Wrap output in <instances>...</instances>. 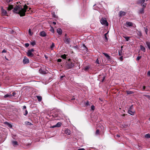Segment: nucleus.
Masks as SVG:
<instances>
[{"label":"nucleus","instance_id":"1","mask_svg":"<svg viewBox=\"0 0 150 150\" xmlns=\"http://www.w3.org/2000/svg\"><path fill=\"white\" fill-rule=\"evenodd\" d=\"M28 8V6L25 5L22 8L21 5L16 6L13 8V12L20 15L21 16H25V12Z\"/></svg>","mask_w":150,"mask_h":150},{"label":"nucleus","instance_id":"2","mask_svg":"<svg viewBox=\"0 0 150 150\" xmlns=\"http://www.w3.org/2000/svg\"><path fill=\"white\" fill-rule=\"evenodd\" d=\"M75 66L74 64L71 62L67 63L66 64V68L67 69H69Z\"/></svg>","mask_w":150,"mask_h":150},{"label":"nucleus","instance_id":"3","mask_svg":"<svg viewBox=\"0 0 150 150\" xmlns=\"http://www.w3.org/2000/svg\"><path fill=\"white\" fill-rule=\"evenodd\" d=\"M100 23L102 25H105L107 26L108 25V23L105 18H102L100 20Z\"/></svg>","mask_w":150,"mask_h":150},{"label":"nucleus","instance_id":"4","mask_svg":"<svg viewBox=\"0 0 150 150\" xmlns=\"http://www.w3.org/2000/svg\"><path fill=\"white\" fill-rule=\"evenodd\" d=\"M26 107L25 105H24L23 109V114L25 116H26L28 114V112L27 110L26 109Z\"/></svg>","mask_w":150,"mask_h":150},{"label":"nucleus","instance_id":"5","mask_svg":"<svg viewBox=\"0 0 150 150\" xmlns=\"http://www.w3.org/2000/svg\"><path fill=\"white\" fill-rule=\"evenodd\" d=\"M29 62V59L27 58L26 57H24V59L23 60V63L24 64H28Z\"/></svg>","mask_w":150,"mask_h":150},{"label":"nucleus","instance_id":"6","mask_svg":"<svg viewBox=\"0 0 150 150\" xmlns=\"http://www.w3.org/2000/svg\"><path fill=\"white\" fill-rule=\"evenodd\" d=\"M70 39L69 38L65 37L64 39V41L65 43L67 44H69L70 42Z\"/></svg>","mask_w":150,"mask_h":150},{"label":"nucleus","instance_id":"7","mask_svg":"<svg viewBox=\"0 0 150 150\" xmlns=\"http://www.w3.org/2000/svg\"><path fill=\"white\" fill-rule=\"evenodd\" d=\"M27 54L28 56L30 57H32L34 56V54L32 52H30L28 50L27 52Z\"/></svg>","mask_w":150,"mask_h":150},{"label":"nucleus","instance_id":"8","mask_svg":"<svg viewBox=\"0 0 150 150\" xmlns=\"http://www.w3.org/2000/svg\"><path fill=\"white\" fill-rule=\"evenodd\" d=\"M119 14L120 16L122 17L125 15L126 14V12L124 11H120L119 12Z\"/></svg>","mask_w":150,"mask_h":150},{"label":"nucleus","instance_id":"9","mask_svg":"<svg viewBox=\"0 0 150 150\" xmlns=\"http://www.w3.org/2000/svg\"><path fill=\"white\" fill-rule=\"evenodd\" d=\"M103 54H104L105 56L107 58L108 60H110L111 59L110 56H109L105 52L103 53Z\"/></svg>","mask_w":150,"mask_h":150},{"label":"nucleus","instance_id":"10","mask_svg":"<svg viewBox=\"0 0 150 150\" xmlns=\"http://www.w3.org/2000/svg\"><path fill=\"white\" fill-rule=\"evenodd\" d=\"M40 35L42 37H45L47 35V34L45 31H42L40 32Z\"/></svg>","mask_w":150,"mask_h":150},{"label":"nucleus","instance_id":"11","mask_svg":"<svg viewBox=\"0 0 150 150\" xmlns=\"http://www.w3.org/2000/svg\"><path fill=\"white\" fill-rule=\"evenodd\" d=\"M39 71L40 73L42 74H47V73L46 72V71H45L44 69H43L42 68H40L39 69Z\"/></svg>","mask_w":150,"mask_h":150},{"label":"nucleus","instance_id":"12","mask_svg":"<svg viewBox=\"0 0 150 150\" xmlns=\"http://www.w3.org/2000/svg\"><path fill=\"white\" fill-rule=\"evenodd\" d=\"M64 133L67 135H69L71 134V132L69 129H65Z\"/></svg>","mask_w":150,"mask_h":150},{"label":"nucleus","instance_id":"13","mask_svg":"<svg viewBox=\"0 0 150 150\" xmlns=\"http://www.w3.org/2000/svg\"><path fill=\"white\" fill-rule=\"evenodd\" d=\"M61 123L60 122H58L55 125L53 126L52 127V128H54L55 127H59L61 126Z\"/></svg>","mask_w":150,"mask_h":150},{"label":"nucleus","instance_id":"14","mask_svg":"<svg viewBox=\"0 0 150 150\" xmlns=\"http://www.w3.org/2000/svg\"><path fill=\"white\" fill-rule=\"evenodd\" d=\"M2 13L4 15H6L7 14V12L6 10L4 9L3 7H1V8Z\"/></svg>","mask_w":150,"mask_h":150},{"label":"nucleus","instance_id":"15","mask_svg":"<svg viewBox=\"0 0 150 150\" xmlns=\"http://www.w3.org/2000/svg\"><path fill=\"white\" fill-rule=\"evenodd\" d=\"M4 124V125L7 126L9 128H11L12 127V125L7 122H5Z\"/></svg>","mask_w":150,"mask_h":150},{"label":"nucleus","instance_id":"16","mask_svg":"<svg viewBox=\"0 0 150 150\" xmlns=\"http://www.w3.org/2000/svg\"><path fill=\"white\" fill-rule=\"evenodd\" d=\"M13 6L11 5H9L8 7H6L8 10L10 11L13 8Z\"/></svg>","mask_w":150,"mask_h":150},{"label":"nucleus","instance_id":"17","mask_svg":"<svg viewBox=\"0 0 150 150\" xmlns=\"http://www.w3.org/2000/svg\"><path fill=\"white\" fill-rule=\"evenodd\" d=\"M128 112L129 114L131 115H134L135 112L134 110L132 111V110H128Z\"/></svg>","mask_w":150,"mask_h":150},{"label":"nucleus","instance_id":"18","mask_svg":"<svg viewBox=\"0 0 150 150\" xmlns=\"http://www.w3.org/2000/svg\"><path fill=\"white\" fill-rule=\"evenodd\" d=\"M57 32L59 35H61L62 34V31L61 28H58L57 29Z\"/></svg>","mask_w":150,"mask_h":150},{"label":"nucleus","instance_id":"19","mask_svg":"<svg viewBox=\"0 0 150 150\" xmlns=\"http://www.w3.org/2000/svg\"><path fill=\"white\" fill-rule=\"evenodd\" d=\"M145 0H138L137 1V3L138 4H143Z\"/></svg>","mask_w":150,"mask_h":150},{"label":"nucleus","instance_id":"20","mask_svg":"<svg viewBox=\"0 0 150 150\" xmlns=\"http://www.w3.org/2000/svg\"><path fill=\"white\" fill-rule=\"evenodd\" d=\"M140 49L142 51H143L144 52H146V49L142 45H140Z\"/></svg>","mask_w":150,"mask_h":150},{"label":"nucleus","instance_id":"21","mask_svg":"<svg viewBox=\"0 0 150 150\" xmlns=\"http://www.w3.org/2000/svg\"><path fill=\"white\" fill-rule=\"evenodd\" d=\"M126 24L129 26H133V24L131 22H127Z\"/></svg>","mask_w":150,"mask_h":150},{"label":"nucleus","instance_id":"22","mask_svg":"<svg viewBox=\"0 0 150 150\" xmlns=\"http://www.w3.org/2000/svg\"><path fill=\"white\" fill-rule=\"evenodd\" d=\"M137 35L139 37H141L142 36V33L141 32L137 31Z\"/></svg>","mask_w":150,"mask_h":150},{"label":"nucleus","instance_id":"23","mask_svg":"<svg viewBox=\"0 0 150 150\" xmlns=\"http://www.w3.org/2000/svg\"><path fill=\"white\" fill-rule=\"evenodd\" d=\"M146 43L148 47L149 50L150 49V42L148 41H146Z\"/></svg>","mask_w":150,"mask_h":150},{"label":"nucleus","instance_id":"24","mask_svg":"<svg viewBox=\"0 0 150 150\" xmlns=\"http://www.w3.org/2000/svg\"><path fill=\"white\" fill-rule=\"evenodd\" d=\"M8 32L10 34H12L14 32V31L13 30H12L11 29L9 28L8 30Z\"/></svg>","mask_w":150,"mask_h":150},{"label":"nucleus","instance_id":"25","mask_svg":"<svg viewBox=\"0 0 150 150\" xmlns=\"http://www.w3.org/2000/svg\"><path fill=\"white\" fill-rule=\"evenodd\" d=\"M139 13H144V8H142L141 9L139 10Z\"/></svg>","mask_w":150,"mask_h":150},{"label":"nucleus","instance_id":"26","mask_svg":"<svg viewBox=\"0 0 150 150\" xmlns=\"http://www.w3.org/2000/svg\"><path fill=\"white\" fill-rule=\"evenodd\" d=\"M67 55L64 54L63 55H62L61 56V57L62 59H65L66 58Z\"/></svg>","mask_w":150,"mask_h":150},{"label":"nucleus","instance_id":"27","mask_svg":"<svg viewBox=\"0 0 150 150\" xmlns=\"http://www.w3.org/2000/svg\"><path fill=\"white\" fill-rule=\"evenodd\" d=\"M126 93L127 94H133L134 93L133 91H127Z\"/></svg>","mask_w":150,"mask_h":150},{"label":"nucleus","instance_id":"28","mask_svg":"<svg viewBox=\"0 0 150 150\" xmlns=\"http://www.w3.org/2000/svg\"><path fill=\"white\" fill-rule=\"evenodd\" d=\"M12 96V95L11 94H6V95H5L4 97V98H7V97H11V96Z\"/></svg>","mask_w":150,"mask_h":150},{"label":"nucleus","instance_id":"29","mask_svg":"<svg viewBox=\"0 0 150 150\" xmlns=\"http://www.w3.org/2000/svg\"><path fill=\"white\" fill-rule=\"evenodd\" d=\"M37 97L38 99V101H41L42 100V98L40 96H37Z\"/></svg>","mask_w":150,"mask_h":150},{"label":"nucleus","instance_id":"30","mask_svg":"<svg viewBox=\"0 0 150 150\" xmlns=\"http://www.w3.org/2000/svg\"><path fill=\"white\" fill-rule=\"evenodd\" d=\"M55 45L54 43L52 42L51 45L50 47V48L52 50H53V48L54 47Z\"/></svg>","mask_w":150,"mask_h":150},{"label":"nucleus","instance_id":"31","mask_svg":"<svg viewBox=\"0 0 150 150\" xmlns=\"http://www.w3.org/2000/svg\"><path fill=\"white\" fill-rule=\"evenodd\" d=\"M12 144L13 146L17 145L18 142L16 141H13L12 142Z\"/></svg>","mask_w":150,"mask_h":150},{"label":"nucleus","instance_id":"32","mask_svg":"<svg viewBox=\"0 0 150 150\" xmlns=\"http://www.w3.org/2000/svg\"><path fill=\"white\" fill-rule=\"evenodd\" d=\"M123 37L127 41H129V37H126L125 36H123Z\"/></svg>","mask_w":150,"mask_h":150},{"label":"nucleus","instance_id":"33","mask_svg":"<svg viewBox=\"0 0 150 150\" xmlns=\"http://www.w3.org/2000/svg\"><path fill=\"white\" fill-rule=\"evenodd\" d=\"M145 137L146 138H150V135L149 134H147L145 135Z\"/></svg>","mask_w":150,"mask_h":150},{"label":"nucleus","instance_id":"34","mask_svg":"<svg viewBox=\"0 0 150 150\" xmlns=\"http://www.w3.org/2000/svg\"><path fill=\"white\" fill-rule=\"evenodd\" d=\"M29 34L30 35H32L33 34V33L32 32L31 30L29 29L28 30Z\"/></svg>","mask_w":150,"mask_h":150},{"label":"nucleus","instance_id":"35","mask_svg":"<svg viewBox=\"0 0 150 150\" xmlns=\"http://www.w3.org/2000/svg\"><path fill=\"white\" fill-rule=\"evenodd\" d=\"M143 96H145V97H146L148 99H150V96L146 95H144Z\"/></svg>","mask_w":150,"mask_h":150},{"label":"nucleus","instance_id":"36","mask_svg":"<svg viewBox=\"0 0 150 150\" xmlns=\"http://www.w3.org/2000/svg\"><path fill=\"white\" fill-rule=\"evenodd\" d=\"M100 133V130L99 129H98L96 130V135H98Z\"/></svg>","mask_w":150,"mask_h":150},{"label":"nucleus","instance_id":"37","mask_svg":"<svg viewBox=\"0 0 150 150\" xmlns=\"http://www.w3.org/2000/svg\"><path fill=\"white\" fill-rule=\"evenodd\" d=\"M89 68V67L88 66H86L84 68L85 71H87Z\"/></svg>","mask_w":150,"mask_h":150},{"label":"nucleus","instance_id":"38","mask_svg":"<svg viewBox=\"0 0 150 150\" xmlns=\"http://www.w3.org/2000/svg\"><path fill=\"white\" fill-rule=\"evenodd\" d=\"M50 31L52 33H54V30L53 27H52L50 29Z\"/></svg>","mask_w":150,"mask_h":150},{"label":"nucleus","instance_id":"39","mask_svg":"<svg viewBox=\"0 0 150 150\" xmlns=\"http://www.w3.org/2000/svg\"><path fill=\"white\" fill-rule=\"evenodd\" d=\"M146 3H143L142 4V6L144 7V8H145L146 7Z\"/></svg>","mask_w":150,"mask_h":150},{"label":"nucleus","instance_id":"40","mask_svg":"<svg viewBox=\"0 0 150 150\" xmlns=\"http://www.w3.org/2000/svg\"><path fill=\"white\" fill-rule=\"evenodd\" d=\"M118 54L120 56H121L122 55V51L120 50L118 51Z\"/></svg>","mask_w":150,"mask_h":150},{"label":"nucleus","instance_id":"41","mask_svg":"<svg viewBox=\"0 0 150 150\" xmlns=\"http://www.w3.org/2000/svg\"><path fill=\"white\" fill-rule=\"evenodd\" d=\"M142 57L141 56H138L136 59V60L137 61H139L141 58Z\"/></svg>","mask_w":150,"mask_h":150},{"label":"nucleus","instance_id":"42","mask_svg":"<svg viewBox=\"0 0 150 150\" xmlns=\"http://www.w3.org/2000/svg\"><path fill=\"white\" fill-rule=\"evenodd\" d=\"M91 110H94L95 109V106L93 105H92L91 106Z\"/></svg>","mask_w":150,"mask_h":150},{"label":"nucleus","instance_id":"43","mask_svg":"<svg viewBox=\"0 0 150 150\" xmlns=\"http://www.w3.org/2000/svg\"><path fill=\"white\" fill-rule=\"evenodd\" d=\"M108 33H107L105 34H104V36H105V39H106V40H107V41L108 40V38L107 37V35Z\"/></svg>","mask_w":150,"mask_h":150},{"label":"nucleus","instance_id":"44","mask_svg":"<svg viewBox=\"0 0 150 150\" xmlns=\"http://www.w3.org/2000/svg\"><path fill=\"white\" fill-rule=\"evenodd\" d=\"M36 43L35 42L33 41L31 43V45H32L33 46H34L35 45Z\"/></svg>","mask_w":150,"mask_h":150},{"label":"nucleus","instance_id":"45","mask_svg":"<svg viewBox=\"0 0 150 150\" xmlns=\"http://www.w3.org/2000/svg\"><path fill=\"white\" fill-rule=\"evenodd\" d=\"M133 108V105H132L130 107H129V110H132Z\"/></svg>","mask_w":150,"mask_h":150},{"label":"nucleus","instance_id":"46","mask_svg":"<svg viewBox=\"0 0 150 150\" xmlns=\"http://www.w3.org/2000/svg\"><path fill=\"white\" fill-rule=\"evenodd\" d=\"M13 0H6V2L7 3H8L11 2Z\"/></svg>","mask_w":150,"mask_h":150},{"label":"nucleus","instance_id":"47","mask_svg":"<svg viewBox=\"0 0 150 150\" xmlns=\"http://www.w3.org/2000/svg\"><path fill=\"white\" fill-rule=\"evenodd\" d=\"M25 47H28L29 45V44L28 43H26L25 44Z\"/></svg>","mask_w":150,"mask_h":150},{"label":"nucleus","instance_id":"48","mask_svg":"<svg viewBox=\"0 0 150 150\" xmlns=\"http://www.w3.org/2000/svg\"><path fill=\"white\" fill-rule=\"evenodd\" d=\"M16 93L15 92H13L12 93V94H11L12 96H15V95H16Z\"/></svg>","mask_w":150,"mask_h":150},{"label":"nucleus","instance_id":"49","mask_svg":"<svg viewBox=\"0 0 150 150\" xmlns=\"http://www.w3.org/2000/svg\"><path fill=\"white\" fill-rule=\"evenodd\" d=\"M145 32H146V34H147V32L148 31V30L147 28L145 27L144 28Z\"/></svg>","mask_w":150,"mask_h":150},{"label":"nucleus","instance_id":"50","mask_svg":"<svg viewBox=\"0 0 150 150\" xmlns=\"http://www.w3.org/2000/svg\"><path fill=\"white\" fill-rule=\"evenodd\" d=\"M96 62L98 64H99L100 63H99V60L98 59H97L96 61Z\"/></svg>","mask_w":150,"mask_h":150},{"label":"nucleus","instance_id":"51","mask_svg":"<svg viewBox=\"0 0 150 150\" xmlns=\"http://www.w3.org/2000/svg\"><path fill=\"white\" fill-rule=\"evenodd\" d=\"M28 50L32 52H33L34 51V49L33 48L30 50Z\"/></svg>","mask_w":150,"mask_h":150},{"label":"nucleus","instance_id":"52","mask_svg":"<svg viewBox=\"0 0 150 150\" xmlns=\"http://www.w3.org/2000/svg\"><path fill=\"white\" fill-rule=\"evenodd\" d=\"M27 124L28 125H32L31 122H27Z\"/></svg>","mask_w":150,"mask_h":150},{"label":"nucleus","instance_id":"53","mask_svg":"<svg viewBox=\"0 0 150 150\" xmlns=\"http://www.w3.org/2000/svg\"><path fill=\"white\" fill-rule=\"evenodd\" d=\"M65 76L64 75L61 76V77H60V80H62V79L63 77H64Z\"/></svg>","mask_w":150,"mask_h":150},{"label":"nucleus","instance_id":"54","mask_svg":"<svg viewBox=\"0 0 150 150\" xmlns=\"http://www.w3.org/2000/svg\"><path fill=\"white\" fill-rule=\"evenodd\" d=\"M6 52V50L5 49L3 50L2 51V53H5Z\"/></svg>","mask_w":150,"mask_h":150},{"label":"nucleus","instance_id":"55","mask_svg":"<svg viewBox=\"0 0 150 150\" xmlns=\"http://www.w3.org/2000/svg\"><path fill=\"white\" fill-rule=\"evenodd\" d=\"M120 137V136L119 135V134H117L115 136V138H116V137Z\"/></svg>","mask_w":150,"mask_h":150},{"label":"nucleus","instance_id":"56","mask_svg":"<svg viewBox=\"0 0 150 150\" xmlns=\"http://www.w3.org/2000/svg\"><path fill=\"white\" fill-rule=\"evenodd\" d=\"M147 75L149 76H150V71H149L147 72Z\"/></svg>","mask_w":150,"mask_h":150},{"label":"nucleus","instance_id":"57","mask_svg":"<svg viewBox=\"0 0 150 150\" xmlns=\"http://www.w3.org/2000/svg\"><path fill=\"white\" fill-rule=\"evenodd\" d=\"M62 61V59H59L57 60V62H60Z\"/></svg>","mask_w":150,"mask_h":150},{"label":"nucleus","instance_id":"58","mask_svg":"<svg viewBox=\"0 0 150 150\" xmlns=\"http://www.w3.org/2000/svg\"><path fill=\"white\" fill-rule=\"evenodd\" d=\"M120 60H121V61H122L123 59V56H121V57H120Z\"/></svg>","mask_w":150,"mask_h":150},{"label":"nucleus","instance_id":"59","mask_svg":"<svg viewBox=\"0 0 150 150\" xmlns=\"http://www.w3.org/2000/svg\"><path fill=\"white\" fill-rule=\"evenodd\" d=\"M78 150H85L84 148H80L78 149Z\"/></svg>","mask_w":150,"mask_h":150},{"label":"nucleus","instance_id":"60","mask_svg":"<svg viewBox=\"0 0 150 150\" xmlns=\"http://www.w3.org/2000/svg\"><path fill=\"white\" fill-rule=\"evenodd\" d=\"M145 88H146V87L144 86L143 87V90H144L145 89Z\"/></svg>","mask_w":150,"mask_h":150},{"label":"nucleus","instance_id":"61","mask_svg":"<svg viewBox=\"0 0 150 150\" xmlns=\"http://www.w3.org/2000/svg\"><path fill=\"white\" fill-rule=\"evenodd\" d=\"M45 57L46 59H47L48 58L45 55Z\"/></svg>","mask_w":150,"mask_h":150},{"label":"nucleus","instance_id":"62","mask_svg":"<svg viewBox=\"0 0 150 150\" xmlns=\"http://www.w3.org/2000/svg\"><path fill=\"white\" fill-rule=\"evenodd\" d=\"M71 59H68V61L69 62H71Z\"/></svg>","mask_w":150,"mask_h":150},{"label":"nucleus","instance_id":"63","mask_svg":"<svg viewBox=\"0 0 150 150\" xmlns=\"http://www.w3.org/2000/svg\"><path fill=\"white\" fill-rule=\"evenodd\" d=\"M53 23L54 24V25H56V23L55 22H53Z\"/></svg>","mask_w":150,"mask_h":150},{"label":"nucleus","instance_id":"64","mask_svg":"<svg viewBox=\"0 0 150 150\" xmlns=\"http://www.w3.org/2000/svg\"><path fill=\"white\" fill-rule=\"evenodd\" d=\"M83 46H84L85 47V48H86V49H87V47H86L85 46V45H83Z\"/></svg>","mask_w":150,"mask_h":150}]
</instances>
